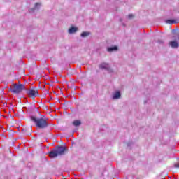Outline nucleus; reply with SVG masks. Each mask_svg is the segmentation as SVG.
Masks as SVG:
<instances>
[{
	"instance_id": "f257e3e1",
	"label": "nucleus",
	"mask_w": 179,
	"mask_h": 179,
	"mask_svg": "<svg viewBox=\"0 0 179 179\" xmlns=\"http://www.w3.org/2000/svg\"><path fill=\"white\" fill-rule=\"evenodd\" d=\"M31 120L34 122L36 127L39 128V129H44L48 127V119L44 115H42L41 117L37 118L35 116H31Z\"/></svg>"
},
{
	"instance_id": "f03ea898",
	"label": "nucleus",
	"mask_w": 179,
	"mask_h": 179,
	"mask_svg": "<svg viewBox=\"0 0 179 179\" xmlns=\"http://www.w3.org/2000/svg\"><path fill=\"white\" fill-rule=\"evenodd\" d=\"M66 150V148L64 146L57 147L54 150L49 152V157L54 159V157H57V156H62Z\"/></svg>"
},
{
	"instance_id": "7ed1b4c3",
	"label": "nucleus",
	"mask_w": 179,
	"mask_h": 179,
	"mask_svg": "<svg viewBox=\"0 0 179 179\" xmlns=\"http://www.w3.org/2000/svg\"><path fill=\"white\" fill-rule=\"evenodd\" d=\"M24 89H26L24 85L19 83L18 85L13 84L9 90L10 92H12V93H14L15 94H19V93H22V92H23Z\"/></svg>"
},
{
	"instance_id": "20e7f679",
	"label": "nucleus",
	"mask_w": 179,
	"mask_h": 179,
	"mask_svg": "<svg viewBox=\"0 0 179 179\" xmlns=\"http://www.w3.org/2000/svg\"><path fill=\"white\" fill-rule=\"evenodd\" d=\"M27 94L29 96L32 97V99H34V97H36L37 94H38V91L37 88L33 87L27 92Z\"/></svg>"
},
{
	"instance_id": "39448f33",
	"label": "nucleus",
	"mask_w": 179,
	"mask_h": 179,
	"mask_svg": "<svg viewBox=\"0 0 179 179\" xmlns=\"http://www.w3.org/2000/svg\"><path fill=\"white\" fill-rule=\"evenodd\" d=\"M169 45L171 48H178L179 44L176 41H171L169 42Z\"/></svg>"
},
{
	"instance_id": "423d86ee",
	"label": "nucleus",
	"mask_w": 179,
	"mask_h": 179,
	"mask_svg": "<svg viewBox=\"0 0 179 179\" xmlns=\"http://www.w3.org/2000/svg\"><path fill=\"white\" fill-rule=\"evenodd\" d=\"M99 68L101 69H107L108 70V64L107 63H102L99 65Z\"/></svg>"
},
{
	"instance_id": "0eeeda50",
	"label": "nucleus",
	"mask_w": 179,
	"mask_h": 179,
	"mask_svg": "<svg viewBox=\"0 0 179 179\" xmlns=\"http://www.w3.org/2000/svg\"><path fill=\"white\" fill-rule=\"evenodd\" d=\"M120 97H121V92L120 91H117L114 94L113 99L115 100L116 99H120Z\"/></svg>"
},
{
	"instance_id": "6e6552de",
	"label": "nucleus",
	"mask_w": 179,
	"mask_h": 179,
	"mask_svg": "<svg viewBox=\"0 0 179 179\" xmlns=\"http://www.w3.org/2000/svg\"><path fill=\"white\" fill-rule=\"evenodd\" d=\"M78 31V28L72 27L69 29V33L72 34L73 33H76Z\"/></svg>"
},
{
	"instance_id": "1a4fd4ad",
	"label": "nucleus",
	"mask_w": 179,
	"mask_h": 179,
	"mask_svg": "<svg viewBox=\"0 0 179 179\" xmlns=\"http://www.w3.org/2000/svg\"><path fill=\"white\" fill-rule=\"evenodd\" d=\"M118 50V48L117 46L108 48V52H112V51H117Z\"/></svg>"
},
{
	"instance_id": "9d476101",
	"label": "nucleus",
	"mask_w": 179,
	"mask_h": 179,
	"mask_svg": "<svg viewBox=\"0 0 179 179\" xmlns=\"http://www.w3.org/2000/svg\"><path fill=\"white\" fill-rule=\"evenodd\" d=\"M82 124V122H80V120H74L73 122V125H74V127H79V125H80Z\"/></svg>"
},
{
	"instance_id": "9b49d317",
	"label": "nucleus",
	"mask_w": 179,
	"mask_h": 179,
	"mask_svg": "<svg viewBox=\"0 0 179 179\" xmlns=\"http://www.w3.org/2000/svg\"><path fill=\"white\" fill-rule=\"evenodd\" d=\"M87 36H90V32L84 31L81 34V37H87Z\"/></svg>"
},
{
	"instance_id": "f8f14e48",
	"label": "nucleus",
	"mask_w": 179,
	"mask_h": 179,
	"mask_svg": "<svg viewBox=\"0 0 179 179\" xmlns=\"http://www.w3.org/2000/svg\"><path fill=\"white\" fill-rule=\"evenodd\" d=\"M166 23H169V24H173L174 23V20H167Z\"/></svg>"
},
{
	"instance_id": "ddd939ff",
	"label": "nucleus",
	"mask_w": 179,
	"mask_h": 179,
	"mask_svg": "<svg viewBox=\"0 0 179 179\" xmlns=\"http://www.w3.org/2000/svg\"><path fill=\"white\" fill-rule=\"evenodd\" d=\"M128 17H129V19H132V17H134V15L129 14V15H128Z\"/></svg>"
},
{
	"instance_id": "4468645a",
	"label": "nucleus",
	"mask_w": 179,
	"mask_h": 179,
	"mask_svg": "<svg viewBox=\"0 0 179 179\" xmlns=\"http://www.w3.org/2000/svg\"><path fill=\"white\" fill-rule=\"evenodd\" d=\"M159 44H164V41H162V40H159L158 41Z\"/></svg>"
},
{
	"instance_id": "2eb2a0df",
	"label": "nucleus",
	"mask_w": 179,
	"mask_h": 179,
	"mask_svg": "<svg viewBox=\"0 0 179 179\" xmlns=\"http://www.w3.org/2000/svg\"><path fill=\"white\" fill-rule=\"evenodd\" d=\"M38 5H40V3H36L35 6H37Z\"/></svg>"
},
{
	"instance_id": "dca6fc26",
	"label": "nucleus",
	"mask_w": 179,
	"mask_h": 179,
	"mask_svg": "<svg viewBox=\"0 0 179 179\" xmlns=\"http://www.w3.org/2000/svg\"><path fill=\"white\" fill-rule=\"evenodd\" d=\"M36 106H34V105L32 106V108H35Z\"/></svg>"
}]
</instances>
